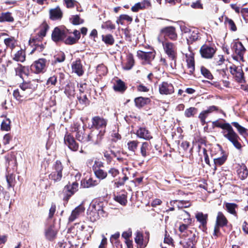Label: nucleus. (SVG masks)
Segmentation results:
<instances>
[{
    "label": "nucleus",
    "instance_id": "nucleus-20",
    "mask_svg": "<svg viewBox=\"0 0 248 248\" xmlns=\"http://www.w3.org/2000/svg\"><path fill=\"white\" fill-rule=\"evenodd\" d=\"M69 33L70 32L68 31L67 37L63 40L64 43L65 44L69 45L77 43L80 38V32L77 30H75L73 32L74 36L69 35Z\"/></svg>",
    "mask_w": 248,
    "mask_h": 248
},
{
    "label": "nucleus",
    "instance_id": "nucleus-15",
    "mask_svg": "<svg viewBox=\"0 0 248 248\" xmlns=\"http://www.w3.org/2000/svg\"><path fill=\"white\" fill-rule=\"evenodd\" d=\"M161 34H163L164 37H167L172 41L176 40L177 34L175 28L173 26H168L162 28L161 30Z\"/></svg>",
    "mask_w": 248,
    "mask_h": 248
},
{
    "label": "nucleus",
    "instance_id": "nucleus-30",
    "mask_svg": "<svg viewBox=\"0 0 248 248\" xmlns=\"http://www.w3.org/2000/svg\"><path fill=\"white\" fill-rule=\"evenodd\" d=\"M151 148V145L150 142H143L140 147V153L141 156L145 158L149 155L150 151Z\"/></svg>",
    "mask_w": 248,
    "mask_h": 248
},
{
    "label": "nucleus",
    "instance_id": "nucleus-39",
    "mask_svg": "<svg viewBox=\"0 0 248 248\" xmlns=\"http://www.w3.org/2000/svg\"><path fill=\"white\" fill-rule=\"evenodd\" d=\"M150 99L149 98L139 97L135 99V103L136 107L141 108L149 102Z\"/></svg>",
    "mask_w": 248,
    "mask_h": 248
},
{
    "label": "nucleus",
    "instance_id": "nucleus-14",
    "mask_svg": "<svg viewBox=\"0 0 248 248\" xmlns=\"http://www.w3.org/2000/svg\"><path fill=\"white\" fill-rule=\"evenodd\" d=\"M65 144L73 151H77L78 149V144L77 143L73 136L70 133H67L64 138Z\"/></svg>",
    "mask_w": 248,
    "mask_h": 248
},
{
    "label": "nucleus",
    "instance_id": "nucleus-27",
    "mask_svg": "<svg viewBox=\"0 0 248 248\" xmlns=\"http://www.w3.org/2000/svg\"><path fill=\"white\" fill-rule=\"evenodd\" d=\"M40 40L41 39H38V38H33L30 40V45L34 46V48L32 50V52L34 50L41 52L44 49V45L41 42H40Z\"/></svg>",
    "mask_w": 248,
    "mask_h": 248
},
{
    "label": "nucleus",
    "instance_id": "nucleus-32",
    "mask_svg": "<svg viewBox=\"0 0 248 248\" xmlns=\"http://www.w3.org/2000/svg\"><path fill=\"white\" fill-rule=\"evenodd\" d=\"M170 203L171 206H174V204H176L178 209L187 208L191 206V204L188 201L173 200L171 201Z\"/></svg>",
    "mask_w": 248,
    "mask_h": 248
},
{
    "label": "nucleus",
    "instance_id": "nucleus-42",
    "mask_svg": "<svg viewBox=\"0 0 248 248\" xmlns=\"http://www.w3.org/2000/svg\"><path fill=\"white\" fill-rule=\"evenodd\" d=\"M226 210L229 213L236 216V208H237V205L233 203H226L225 204Z\"/></svg>",
    "mask_w": 248,
    "mask_h": 248
},
{
    "label": "nucleus",
    "instance_id": "nucleus-47",
    "mask_svg": "<svg viewBox=\"0 0 248 248\" xmlns=\"http://www.w3.org/2000/svg\"><path fill=\"white\" fill-rule=\"evenodd\" d=\"M114 90L116 91L123 92L125 90L126 87L124 83L121 80H118L116 83L113 86Z\"/></svg>",
    "mask_w": 248,
    "mask_h": 248
},
{
    "label": "nucleus",
    "instance_id": "nucleus-50",
    "mask_svg": "<svg viewBox=\"0 0 248 248\" xmlns=\"http://www.w3.org/2000/svg\"><path fill=\"white\" fill-rule=\"evenodd\" d=\"M181 216L184 217L183 221L185 223L190 225L192 222V219L190 217V214L185 210H183Z\"/></svg>",
    "mask_w": 248,
    "mask_h": 248
},
{
    "label": "nucleus",
    "instance_id": "nucleus-12",
    "mask_svg": "<svg viewBox=\"0 0 248 248\" xmlns=\"http://www.w3.org/2000/svg\"><path fill=\"white\" fill-rule=\"evenodd\" d=\"M155 55V51L144 52L141 50L137 51V56L138 58L143 61L144 64H150Z\"/></svg>",
    "mask_w": 248,
    "mask_h": 248
},
{
    "label": "nucleus",
    "instance_id": "nucleus-62",
    "mask_svg": "<svg viewBox=\"0 0 248 248\" xmlns=\"http://www.w3.org/2000/svg\"><path fill=\"white\" fill-rule=\"evenodd\" d=\"M75 90L74 86L72 85H67L65 87L64 93L68 95L71 96L74 94Z\"/></svg>",
    "mask_w": 248,
    "mask_h": 248
},
{
    "label": "nucleus",
    "instance_id": "nucleus-44",
    "mask_svg": "<svg viewBox=\"0 0 248 248\" xmlns=\"http://www.w3.org/2000/svg\"><path fill=\"white\" fill-rule=\"evenodd\" d=\"M78 99L79 104L81 105V107L79 108V109H82L89 104V101L86 95H81L80 94L78 97Z\"/></svg>",
    "mask_w": 248,
    "mask_h": 248
},
{
    "label": "nucleus",
    "instance_id": "nucleus-36",
    "mask_svg": "<svg viewBox=\"0 0 248 248\" xmlns=\"http://www.w3.org/2000/svg\"><path fill=\"white\" fill-rule=\"evenodd\" d=\"M14 20V18L12 16V14L10 12L2 13L0 14V22H12Z\"/></svg>",
    "mask_w": 248,
    "mask_h": 248
},
{
    "label": "nucleus",
    "instance_id": "nucleus-37",
    "mask_svg": "<svg viewBox=\"0 0 248 248\" xmlns=\"http://www.w3.org/2000/svg\"><path fill=\"white\" fill-rule=\"evenodd\" d=\"M49 26L47 23L44 22L40 26V29L37 34L38 36V39H42L46 35V31L48 30Z\"/></svg>",
    "mask_w": 248,
    "mask_h": 248
},
{
    "label": "nucleus",
    "instance_id": "nucleus-40",
    "mask_svg": "<svg viewBox=\"0 0 248 248\" xmlns=\"http://www.w3.org/2000/svg\"><path fill=\"white\" fill-rule=\"evenodd\" d=\"M93 170L96 177L100 179H104L107 176L108 173L107 171L98 168L96 169V167L93 166Z\"/></svg>",
    "mask_w": 248,
    "mask_h": 248
},
{
    "label": "nucleus",
    "instance_id": "nucleus-19",
    "mask_svg": "<svg viewBox=\"0 0 248 248\" xmlns=\"http://www.w3.org/2000/svg\"><path fill=\"white\" fill-rule=\"evenodd\" d=\"M200 51L203 58L210 59L213 57L216 50L213 47L203 45L201 47Z\"/></svg>",
    "mask_w": 248,
    "mask_h": 248
},
{
    "label": "nucleus",
    "instance_id": "nucleus-7",
    "mask_svg": "<svg viewBox=\"0 0 248 248\" xmlns=\"http://www.w3.org/2000/svg\"><path fill=\"white\" fill-rule=\"evenodd\" d=\"M104 134V130H92L88 133V142H91L93 144H99L101 141Z\"/></svg>",
    "mask_w": 248,
    "mask_h": 248
},
{
    "label": "nucleus",
    "instance_id": "nucleus-52",
    "mask_svg": "<svg viewBox=\"0 0 248 248\" xmlns=\"http://www.w3.org/2000/svg\"><path fill=\"white\" fill-rule=\"evenodd\" d=\"M102 40L108 45H112L114 44V39L111 34L103 35Z\"/></svg>",
    "mask_w": 248,
    "mask_h": 248
},
{
    "label": "nucleus",
    "instance_id": "nucleus-64",
    "mask_svg": "<svg viewBox=\"0 0 248 248\" xmlns=\"http://www.w3.org/2000/svg\"><path fill=\"white\" fill-rule=\"evenodd\" d=\"M240 12L246 22H248V8H242Z\"/></svg>",
    "mask_w": 248,
    "mask_h": 248
},
{
    "label": "nucleus",
    "instance_id": "nucleus-45",
    "mask_svg": "<svg viewBox=\"0 0 248 248\" xmlns=\"http://www.w3.org/2000/svg\"><path fill=\"white\" fill-rule=\"evenodd\" d=\"M139 143L138 140L129 141L127 143L128 150L135 153L138 148Z\"/></svg>",
    "mask_w": 248,
    "mask_h": 248
},
{
    "label": "nucleus",
    "instance_id": "nucleus-46",
    "mask_svg": "<svg viewBox=\"0 0 248 248\" xmlns=\"http://www.w3.org/2000/svg\"><path fill=\"white\" fill-rule=\"evenodd\" d=\"M13 59L17 62H24L25 60V52L22 49L18 50L15 54Z\"/></svg>",
    "mask_w": 248,
    "mask_h": 248
},
{
    "label": "nucleus",
    "instance_id": "nucleus-9",
    "mask_svg": "<svg viewBox=\"0 0 248 248\" xmlns=\"http://www.w3.org/2000/svg\"><path fill=\"white\" fill-rule=\"evenodd\" d=\"M46 62L45 59H39L31 64V70L37 74L44 73L46 70Z\"/></svg>",
    "mask_w": 248,
    "mask_h": 248
},
{
    "label": "nucleus",
    "instance_id": "nucleus-22",
    "mask_svg": "<svg viewBox=\"0 0 248 248\" xmlns=\"http://www.w3.org/2000/svg\"><path fill=\"white\" fill-rule=\"evenodd\" d=\"M85 210V208L81 204L77 206L71 213L70 216L69 217L68 221L72 222L78 218L81 214H82Z\"/></svg>",
    "mask_w": 248,
    "mask_h": 248
},
{
    "label": "nucleus",
    "instance_id": "nucleus-10",
    "mask_svg": "<svg viewBox=\"0 0 248 248\" xmlns=\"http://www.w3.org/2000/svg\"><path fill=\"white\" fill-rule=\"evenodd\" d=\"M158 91L161 95H170L174 92L173 85L168 81H163L158 84Z\"/></svg>",
    "mask_w": 248,
    "mask_h": 248
},
{
    "label": "nucleus",
    "instance_id": "nucleus-53",
    "mask_svg": "<svg viewBox=\"0 0 248 248\" xmlns=\"http://www.w3.org/2000/svg\"><path fill=\"white\" fill-rule=\"evenodd\" d=\"M70 22L75 25H78L82 24L84 22L83 19L80 18L78 15H74L70 18Z\"/></svg>",
    "mask_w": 248,
    "mask_h": 248
},
{
    "label": "nucleus",
    "instance_id": "nucleus-58",
    "mask_svg": "<svg viewBox=\"0 0 248 248\" xmlns=\"http://www.w3.org/2000/svg\"><path fill=\"white\" fill-rule=\"evenodd\" d=\"M102 29H108V30H113L115 28V26L114 24H112V23L110 21H108L105 22H104L101 26Z\"/></svg>",
    "mask_w": 248,
    "mask_h": 248
},
{
    "label": "nucleus",
    "instance_id": "nucleus-6",
    "mask_svg": "<svg viewBox=\"0 0 248 248\" xmlns=\"http://www.w3.org/2000/svg\"><path fill=\"white\" fill-rule=\"evenodd\" d=\"M63 167L60 161H56L53 166V171L49 174V178L55 182L60 181L62 177Z\"/></svg>",
    "mask_w": 248,
    "mask_h": 248
},
{
    "label": "nucleus",
    "instance_id": "nucleus-49",
    "mask_svg": "<svg viewBox=\"0 0 248 248\" xmlns=\"http://www.w3.org/2000/svg\"><path fill=\"white\" fill-rule=\"evenodd\" d=\"M198 111V109L195 107H190L185 111V116L187 118L193 117Z\"/></svg>",
    "mask_w": 248,
    "mask_h": 248
},
{
    "label": "nucleus",
    "instance_id": "nucleus-1",
    "mask_svg": "<svg viewBox=\"0 0 248 248\" xmlns=\"http://www.w3.org/2000/svg\"><path fill=\"white\" fill-rule=\"evenodd\" d=\"M212 126L222 129L221 133L224 137L231 142L236 149L241 150L242 146L239 142L240 139L230 124L221 123L219 120H217L212 122Z\"/></svg>",
    "mask_w": 248,
    "mask_h": 248
},
{
    "label": "nucleus",
    "instance_id": "nucleus-55",
    "mask_svg": "<svg viewBox=\"0 0 248 248\" xmlns=\"http://www.w3.org/2000/svg\"><path fill=\"white\" fill-rule=\"evenodd\" d=\"M126 20L127 21L131 22L132 21V18L127 15H121L119 18L117 20V23L121 24H123V21Z\"/></svg>",
    "mask_w": 248,
    "mask_h": 248
},
{
    "label": "nucleus",
    "instance_id": "nucleus-60",
    "mask_svg": "<svg viewBox=\"0 0 248 248\" xmlns=\"http://www.w3.org/2000/svg\"><path fill=\"white\" fill-rule=\"evenodd\" d=\"M13 96L16 100L19 102H22L25 99L20 94L19 91H18V89L14 90L13 92Z\"/></svg>",
    "mask_w": 248,
    "mask_h": 248
},
{
    "label": "nucleus",
    "instance_id": "nucleus-57",
    "mask_svg": "<svg viewBox=\"0 0 248 248\" xmlns=\"http://www.w3.org/2000/svg\"><path fill=\"white\" fill-rule=\"evenodd\" d=\"M205 110L208 112L209 114L215 111H219L220 113H221L225 115V113L224 112V111L222 109H219L218 107L216 106H209Z\"/></svg>",
    "mask_w": 248,
    "mask_h": 248
},
{
    "label": "nucleus",
    "instance_id": "nucleus-33",
    "mask_svg": "<svg viewBox=\"0 0 248 248\" xmlns=\"http://www.w3.org/2000/svg\"><path fill=\"white\" fill-rule=\"evenodd\" d=\"M135 241L138 245V248H144L146 246V243L144 241L143 235L140 231L136 232Z\"/></svg>",
    "mask_w": 248,
    "mask_h": 248
},
{
    "label": "nucleus",
    "instance_id": "nucleus-17",
    "mask_svg": "<svg viewBox=\"0 0 248 248\" xmlns=\"http://www.w3.org/2000/svg\"><path fill=\"white\" fill-rule=\"evenodd\" d=\"M189 51L188 53H186V62L187 67L189 70V74L192 75L195 71V61L194 53L190 50V47H188Z\"/></svg>",
    "mask_w": 248,
    "mask_h": 248
},
{
    "label": "nucleus",
    "instance_id": "nucleus-18",
    "mask_svg": "<svg viewBox=\"0 0 248 248\" xmlns=\"http://www.w3.org/2000/svg\"><path fill=\"white\" fill-rule=\"evenodd\" d=\"M232 50L239 57L241 60L244 61V54L246 49L240 42H234L232 44Z\"/></svg>",
    "mask_w": 248,
    "mask_h": 248
},
{
    "label": "nucleus",
    "instance_id": "nucleus-35",
    "mask_svg": "<svg viewBox=\"0 0 248 248\" xmlns=\"http://www.w3.org/2000/svg\"><path fill=\"white\" fill-rule=\"evenodd\" d=\"M98 184L97 180H93L92 178L88 179H84L81 181V186L84 188H89L94 186Z\"/></svg>",
    "mask_w": 248,
    "mask_h": 248
},
{
    "label": "nucleus",
    "instance_id": "nucleus-29",
    "mask_svg": "<svg viewBox=\"0 0 248 248\" xmlns=\"http://www.w3.org/2000/svg\"><path fill=\"white\" fill-rule=\"evenodd\" d=\"M151 6L150 2L147 0H144L141 2L136 3L131 8V10L134 12H137L140 9H143L149 7Z\"/></svg>",
    "mask_w": 248,
    "mask_h": 248
},
{
    "label": "nucleus",
    "instance_id": "nucleus-13",
    "mask_svg": "<svg viewBox=\"0 0 248 248\" xmlns=\"http://www.w3.org/2000/svg\"><path fill=\"white\" fill-rule=\"evenodd\" d=\"M58 229L54 224H51L46 227L45 229V236L46 238L49 241L54 240L57 235Z\"/></svg>",
    "mask_w": 248,
    "mask_h": 248
},
{
    "label": "nucleus",
    "instance_id": "nucleus-48",
    "mask_svg": "<svg viewBox=\"0 0 248 248\" xmlns=\"http://www.w3.org/2000/svg\"><path fill=\"white\" fill-rule=\"evenodd\" d=\"M134 64V60L133 56L130 54L127 56V62L125 66H124V69L127 70H130L132 68Z\"/></svg>",
    "mask_w": 248,
    "mask_h": 248
},
{
    "label": "nucleus",
    "instance_id": "nucleus-23",
    "mask_svg": "<svg viewBox=\"0 0 248 248\" xmlns=\"http://www.w3.org/2000/svg\"><path fill=\"white\" fill-rule=\"evenodd\" d=\"M195 236V234H193L187 239L180 241V244L183 248H193L196 242Z\"/></svg>",
    "mask_w": 248,
    "mask_h": 248
},
{
    "label": "nucleus",
    "instance_id": "nucleus-59",
    "mask_svg": "<svg viewBox=\"0 0 248 248\" xmlns=\"http://www.w3.org/2000/svg\"><path fill=\"white\" fill-rule=\"evenodd\" d=\"M15 40L13 37L6 38L4 42L7 46L13 48L15 47Z\"/></svg>",
    "mask_w": 248,
    "mask_h": 248
},
{
    "label": "nucleus",
    "instance_id": "nucleus-61",
    "mask_svg": "<svg viewBox=\"0 0 248 248\" xmlns=\"http://www.w3.org/2000/svg\"><path fill=\"white\" fill-rule=\"evenodd\" d=\"M10 121L9 119H6L3 121L1 124V128L3 130L9 131L10 129Z\"/></svg>",
    "mask_w": 248,
    "mask_h": 248
},
{
    "label": "nucleus",
    "instance_id": "nucleus-31",
    "mask_svg": "<svg viewBox=\"0 0 248 248\" xmlns=\"http://www.w3.org/2000/svg\"><path fill=\"white\" fill-rule=\"evenodd\" d=\"M228 220L221 212H218L217 216L216 225L223 227L227 225Z\"/></svg>",
    "mask_w": 248,
    "mask_h": 248
},
{
    "label": "nucleus",
    "instance_id": "nucleus-25",
    "mask_svg": "<svg viewBox=\"0 0 248 248\" xmlns=\"http://www.w3.org/2000/svg\"><path fill=\"white\" fill-rule=\"evenodd\" d=\"M136 135L138 137L146 140H149L152 138L150 132L145 127L139 128L136 132Z\"/></svg>",
    "mask_w": 248,
    "mask_h": 248
},
{
    "label": "nucleus",
    "instance_id": "nucleus-8",
    "mask_svg": "<svg viewBox=\"0 0 248 248\" xmlns=\"http://www.w3.org/2000/svg\"><path fill=\"white\" fill-rule=\"evenodd\" d=\"M78 184L77 182L70 183L64 186L63 192L65 196L63 197V200L68 201L69 198L74 194L78 190Z\"/></svg>",
    "mask_w": 248,
    "mask_h": 248
},
{
    "label": "nucleus",
    "instance_id": "nucleus-4",
    "mask_svg": "<svg viewBox=\"0 0 248 248\" xmlns=\"http://www.w3.org/2000/svg\"><path fill=\"white\" fill-rule=\"evenodd\" d=\"M68 30L62 27H55L51 34L52 40L55 43L63 41L67 36Z\"/></svg>",
    "mask_w": 248,
    "mask_h": 248
},
{
    "label": "nucleus",
    "instance_id": "nucleus-11",
    "mask_svg": "<svg viewBox=\"0 0 248 248\" xmlns=\"http://www.w3.org/2000/svg\"><path fill=\"white\" fill-rule=\"evenodd\" d=\"M163 48L169 58L171 60L175 61L177 53L175 45L172 43L167 42L163 44Z\"/></svg>",
    "mask_w": 248,
    "mask_h": 248
},
{
    "label": "nucleus",
    "instance_id": "nucleus-43",
    "mask_svg": "<svg viewBox=\"0 0 248 248\" xmlns=\"http://www.w3.org/2000/svg\"><path fill=\"white\" fill-rule=\"evenodd\" d=\"M127 196L125 194H119L117 196H115L114 197V200L120 203L122 205H125L127 201Z\"/></svg>",
    "mask_w": 248,
    "mask_h": 248
},
{
    "label": "nucleus",
    "instance_id": "nucleus-16",
    "mask_svg": "<svg viewBox=\"0 0 248 248\" xmlns=\"http://www.w3.org/2000/svg\"><path fill=\"white\" fill-rule=\"evenodd\" d=\"M92 122L93 126L95 128L94 130L100 129L105 132V129L107 125V121L105 119L99 116H95L92 118Z\"/></svg>",
    "mask_w": 248,
    "mask_h": 248
},
{
    "label": "nucleus",
    "instance_id": "nucleus-24",
    "mask_svg": "<svg viewBox=\"0 0 248 248\" xmlns=\"http://www.w3.org/2000/svg\"><path fill=\"white\" fill-rule=\"evenodd\" d=\"M208 214H203L202 212H198L195 214V218L197 221L200 223V227H202L203 229L206 228L207 220H208Z\"/></svg>",
    "mask_w": 248,
    "mask_h": 248
},
{
    "label": "nucleus",
    "instance_id": "nucleus-56",
    "mask_svg": "<svg viewBox=\"0 0 248 248\" xmlns=\"http://www.w3.org/2000/svg\"><path fill=\"white\" fill-rule=\"evenodd\" d=\"M209 115V114L205 110L202 111L199 114V118L200 119L201 124L202 125H203L206 123L205 119Z\"/></svg>",
    "mask_w": 248,
    "mask_h": 248
},
{
    "label": "nucleus",
    "instance_id": "nucleus-3",
    "mask_svg": "<svg viewBox=\"0 0 248 248\" xmlns=\"http://www.w3.org/2000/svg\"><path fill=\"white\" fill-rule=\"evenodd\" d=\"M37 81L36 80L23 82L20 85V89H18V91L22 96L26 99L37 88Z\"/></svg>",
    "mask_w": 248,
    "mask_h": 248
},
{
    "label": "nucleus",
    "instance_id": "nucleus-41",
    "mask_svg": "<svg viewBox=\"0 0 248 248\" xmlns=\"http://www.w3.org/2000/svg\"><path fill=\"white\" fill-rule=\"evenodd\" d=\"M232 124L237 129L240 135L243 136L248 135V130L240 125L237 122H232Z\"/></svg>",
    "mask_w": 248,
    "mask_h": 248
},
{
    "label": "nucleus",
    "instance_id": "nucleus-26",
    "mask_svg": "<svg viewBox=\"0 0 248 248\" xmlns=\"http://www.w3.org/2000/svg\"><path fill=\"white\" fill-rule=\"evenodd\" d=\"M50 18L53 20L60 19L62 16V12L59 6L49 10Z\"/></svg>",
    "mask_w": 248,
    "mask_h": 248
},
{
    "label": "nucleus",
    "instance_id": "nucleus-2",
    "mask_svg": "<svg viewBox=\"0 0 248 248\" xmlns=\"http://www.w3.org/2000/svg\"><path fill=\"white\" fill-rule=\"evenodd\" d=\"M103 203L100 202H92L87 210L88 217L91 221L94 222L99 218L100 216H104Z\"/></svg>",
    "mask_w": 248,
    "mask_h": 248
},
{
    "label": "nucleus",
    "instance_id": "nucleus-38",
    "mask_svg": "<svg viewBox=\"0 0 248 248\" xmlns=\"http://www.w3.org/2000/svg\"><path fill=\"white\" fill-rule=\"evenodd\" d=\"M239 177L241 180L245 179L248 176V170L245 165H242L237 170Z\"/></svg>",
    "mask_w": 248,
    "mask_h": 248
},
{
    "label": "nucleus",
    "instance_id": "nucleus-34",
    "mask_svg": "<svg viewBox=\"0 0 248 248\" xmlns=\"http://www.w3.org/2000/svg\"><path fill=\"white\" fill-rule=\"evenodd\" d=\"M199 38V32L197 29L193 28L192 30L186 36V39L188 44H192L193 42L196 41Z\"/></svg>",
    "mask_w": 248,
    "mask_h": 248
},
{
    "label": "nucleus",
    "instance_id": "nucleus-5",
    "mask_svg": "<svg viewBox=\"0 0 248 248\" xmlns=\"http://www.w3.org/2000/svg\"><path fill=\"white\" fill-rule=\"evenodd\" d=\"M230 73L236 82L238 83H245L246 82L244 73L241 67L233 65L230 67Z\"/></svg>",
    "mask_w": 248,
    "mask_h": 248
},
{
    "label": "nucleus",
    "instance_id": "nucleus-21",
    "mask_svg": "<svg viewBox=\"0 0 248 248\" xmlns=\"http://www.w3.org/2000/svg\"><path fill=\"white\" fill-rule=\"evenodd\" d=\"M72 70L73 73L80 77L84 74L83 67L79 59L73 62L72 64Z\"/></svg>",
    "mask_w": 248,
    "mask_h": 248
},
{
    "label": "nucleus",
    "instance_id": "nucleus-54",
    "mask_svg": "<svg viewBox=\"0 0 248 248\" xmlns=\"http://www.w3.org/2000/svg\"><path fill=\"white\" fill-rule=\"evenodd\" d=\"M227 159V156L223 155L221 157L214 159V164L216 166H221L223 164Z\"/></svg>",
    "mask_w": 248,
    "mask_h": 248
},
{
    "label": "nucleus",
    "instance_id": "nucleus-63",
    "mask_svg": "<svg viewBox=\"0 0 248 248\" xmlns=\"http://www.w3.org/2000/svg\"><path fill=\"white\" fill-rule=\"evenodd\" d=\"M225 22L228 24L229 28L232 31H236L237 30L236 27L232 20L229 18H226Z\"/></svg>",
    "mask_w": 248,
    "mask_h": 248
},
{
    "label": "nucleus",
    "instance_id": "nucleus-28",
    "mask_svg": "<svg viewBox=\"0 0 248 248\" xmlns=\"http://www.w3.org/2000/svg\"><path fill=\"white\" fill-rule=\"evenodd\" d=\"M76 138L77 140L83 143L88 142V133H85L83 128L78 129L76 134Z\"/></svg>",
    "mask_w": 248,
    "mask_h": 248
},
{
    "label": "nucleus",
    "instance_id": "nucleus-51",
    "mask_svg": "<svg viewBox=\"0 0 248 248\" xmlns=\"http://www.w3.org/2000/svg\"><path fill=\"white\" fill-rule=\"evenodd\" d=\"M201 74L204 78L212 80L213 78V76L210 71L204 66L201 67Z\"/></svg>",
    "mask_w": 248,
    "mask_h": 248
}]
</instances>
